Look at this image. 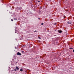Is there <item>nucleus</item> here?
Here are the masks:
<instances>
[{
    "instance_id": "f8f14e48",
    "label": "nucleus",
    "mask_w": 74,
    "mask_h": 74,
    "mask_svg": "<svg viewBox=\"0 0 74 74\" xmlns=\"http://www.w3.org/2000/svg\"><path fill=\"white\" fill-rule=\"evenodd\" d=\"M65 18H66V17H64V19H65Z\"/></svg>"
},
{
    "instance_id": "f3484780",
    "label": "nucleus",
    "mask_w": 74,
    "mask_h": 74,
    "mask_svg": "<svg viewBox=\"0 0 74 74\" xmlns=\"http://www.w3.org/2000/svg\"><path fill=\"white\" fill-rule=\"evenodd\" d=\"M22 52H23H23H24L23 51H22Z\"/></svg>"
},
{
    "instance_id": "0eeeda50",
    "label": "nucleus",
    "mask_w": 74,
    "mask_h": 74,
    "mask_svg": "<svg viewBox=\"0 0 74 74\" xmlns=\"http://www.w3.org/2000/svg\"><path fill=\"white\" fill-rule=\"evenodd\" d=\"M54 25H56V23H54Z\"/></svg>"
},
{
    "instance_id": "2eb2a0df",
    "label": "nucleus",
    "mask_w": 74,
    "mask_h": 74,
    "mask_svg": "<svg viewBox=\"0 0 74 74\" xmlns=\"http://www.w3.org/2000/svg\"><path fill=\"white\" fill-rule=\"evenodd\" d=\"M73 52H74V49L73 51Z\"/></svg>"
},
{
    "instance_id": "dca6fc26",
    "label": "nucleus",
    "mask_w": 74,
    "mask_h": 74,
    "mask_svg": "<svg viewBox=\"0 0 74 74\" xmlns=\"http://www.w3.org/2000/svg\"><path fill=\"white\" fill-rule=\"evenodd\" d=\"M40 18H38V19H40Z\"/></svg>"
},
{
    "instance_id": "4468645a",
    "label": "nucleus",
    "mask_w": 74,
    "mask_h": 74,
    "mask_svg": "<svg viewBox=\"0 0 74 74\" xmlns=\"http://www.w3.org/2000/svg\"><path fill=\"white\" fill-rule=\"evenodd\" d=\"M37 32V31H34V32Z\"/></svg>"
},
{
    "instance_id": "423d86ee",
    "label": "nucleus",
    "mask_w": 74,
    "mask_h": 74,
    "mask_svg": "<svg viewBox=\"0 0 74 74\" xmlns=\"http://www.w3.org/2000/svg\"><path fill=\"white\" fill-rule=\"evenodd\" d=\"M44 25V23H41V25Z\"/></svg>"
},
{
    "instance_id": "9b49d317",
    "label": "nucleus",
    "mask_w": 74,
    "mask_h": 74,
    "mask_svg": "<svg viewBox=\"0 0 74 74\" xmlns=\"http://www.w3.org/2000/svg\"><path fill=\"white\" fill-rule=\"evenodd\" d=\"M11 21H13V20H12V19H11Z\"/></svg>"
},
{
    "instance_id": "6e6552de",
    "label": "nucleus",
    "mask_w": 74,
    "mask_h": 74,
    "mask_svg": "<svg viewBox=\"0 0 74 74\" xmlns=\"http://www.w3.org/2000/svg\"><path fill=\"white\" fill-rule=\"evenodd\" d=\"M38 38H39V39H41V38H40V37H38Z\"/></svg>"
},
{
    "instance_id": "20e7f679",
    "label": "nucleus",
    "mask_w": 74,
    "mask_h": 74,
    "mask_svg": "<svg viewBox=\"0 0 74 74\" xmlns=\"http://www.w3.org/2000/svg\"><path fill=\"white\" fill-rule=\"evenodd\" d=\"M68 24H71V23L70 22H67Z\"/></svg>"
},
{
    "instance_id": "39448f33",
    "label": "nucleus",
    "mask_w": 74,
    "mask_h": 74,
    "mask_svg": "<svg viewBox=\"0 0 74 74\" xmlns=\"http://www.w3.org/2000/svg\"><path fill=\"white\" fill-rule=\"evenodd\" d=\"M16 69L18 70H19V68H18V67L16 66Z\"/></svg>"
},
{
    "instance_id": "a211bd4d",
    "label": "nucleus",
    "mask_w": 74,
    "mask_h": 74,
    "mask_svg": "<svg viewBox=\"0 0 74 74\" xmlns=\"http://www.w3.org/2000/svg\"><path fill=\"white\" fill-rule=\"evenodd\" d=\"M16 49V47H15Z\"/></svg>"
},
{
    "instance_id": "6ab92c4d",
    "label": "nucleus",
    "mask_w": 74,
    "mask_h": 74,
    "mask_svg": "<svg viewBox=\"0 0 74 74\" xmlns=\"http://www.w3.org/2000/svg\"><path fill=\"white\" fill-rule=\"evenodd\" d=\"M39 42H40V41H39Z\"/></svg>"
},
{
    "instance_id": "7ed1b4c3",
    "label": "nucleus",
    "mask_w": 74,
    "mask_h": 74,
    "mask_svg": "<svg viewBox=\"0 0 74 74\" xmlns=\"http://www.w3.org/2000/svg\"><path fill=\"white\" fill-rule=\"evenodd\" d=\"M20 71H23V69H20Z\"/></svg>"
},
{
    "instance_id": "f03ea898",
    "label": "nucleus",
    "mask_w": 74,
    "mask_h": 74,
    "mask_svg": "<svg viewBox=\"0 0 74 74\" xmlns=\"http://www.w3.org/2000/svg\"><path fill=\"white\" fill-rule=\"evenodd\" d=\"M62 31H61V30H58V33H62Z\"/></svg>"
},
{
    "instance_id": "ddd939ff",
    "label": "nucleus",
    "mask_w": 74,
    "mask_h": 74,
    "mask_svg": "<svg viewBox=\"0 0 74 74\" xmlns=\"http://www.w3.org/2000/svg\"><path fill=\"white\" fill-rule=\"evenodd\" d=\"M70 49H73V48H70Z\"/></svg>"
},
{
    "instance_id": "9d476101",
    "label": "nucleus",
    "mask_w": 74,
    "mask_h": 74,
    "mask_svg": "<svg viewBox=\"0 0 74 74\" xmlns=\"http://www.w3.org/2000/svg\"><path fill=\"white\" fill-rule=\"evenodd\" d=\"M38 2L40 3V1H38Z\"/></svg>"
},
{
    "instance_id": "f257e3e1",
    "label": "nucleus",
    "mask_w": 74,
    "mask_h": 74,
    "mask_svg": "<svg viewBox=\"0 0 74 74\" xmlns=\"http://www.w3.org/2000/svg\"><path fill=\"white\" fill-rule=\"evenodd\" d=\"M17 55H19L20 56H21V53L19 52H18L17 53Z\"/></svg>"
},
{
    "instance_id": "1a4fd4ad",
    "label": "nucleus",
    "mask_w": 74,
    "mask_h": 74,
    "mask_svg": "<svg viewBox=\"0 0 74 74\" xmlns=\"http://www.w3.org/2000/svg\"><path fill=\"white\" fill-rule=\"evenodd\" d=\"M14 71H16V69H14Z\"/></svg>"
}]
</instances>
